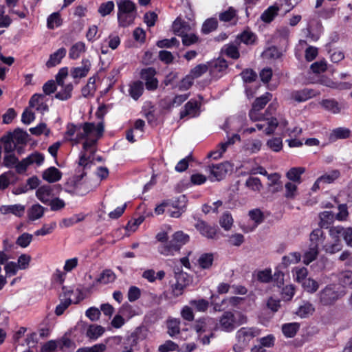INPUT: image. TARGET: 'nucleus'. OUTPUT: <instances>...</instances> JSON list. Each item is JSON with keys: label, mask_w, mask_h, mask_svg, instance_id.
Returning a JSON list of instances; mask_svg holds the SVG:
<instances>
[{"label": "nucleus", "mask_w": 352, "mask_h": 352, "mask_svg": "<svg viewBox=\"0 0 352 352\" xmlns=\"http://www.w3.org/2000/svg\"><path fill=\"white\" fill-rule=\"evenodd\" d=\"M44 159L45 157L43 154L34 152L20 161L16 167V173L19 174L25 173L28 167L32 164L39 166L43 163Z\"/></svg>", "instance_id": "obj_7"}, {"label": "nucleus", "mask_w": 352, "mask_h": 352, "mask_svg": "<svg viewBox=\"0 0 352 352\" xmlns=\"http://www.w3.org/2000/svg\"><path fill=\"white\" fill-rule=\"evenodd\" d=\"M300 329V324L298 322L286 323L282 325V332L287 338H293Z\"/></svg>", "instance_id": "obj_29"}, {"label": "nucleus", "mask_w": 352, "mask_h": 352, "mask_svg": "<svg viewBox=\"0 0 352 352\" xmlns=\"http://www.w3.org/2000/svg\"><path fill=\"white\" fill-rule=\"evenodd\" d=\"M104 131V126L102 122L97 124L91 122H86L83 125L76 126L74 124H68L65 135L68 137H73L76 134L75 139L76 143H78L81 140L85 139L83 143V148L85 151L91 150L94 152L92 146L96 144L98 139L102 136Z\"/></svg>", "instance_id": "obj_1"}, {"label": "nucleus", "mask_w": 352, "mask_h": 352, "mask_svg": "<svg viewBox=\"0 0 352 352\" xmlns=\"http://www.w3.org/2000/svg\"><path fill=\"white\" fill-rule=\"evenodd\" d=\"M288 122L284 118H281L278 121L276 118H272L271 119H266L263 120V123L256 124V127L258 130H262L266 135H269L274 132L278 125L285 128Z\"/></svg>", "instance_id": "obj_9"}, {"label": "nucleus", "mask_w": 352, "mask_h": 352, "mask_svg": "<svg viewBox=\"0 0 352 352\" xmlns=\"http://www.w3.org/2000/svg\"><path fill=\"white\" fill-rule=\"evenodd\" d=\"M25 210V206L22 204L3 205L0 207V212L2 214H12L16 217H22Z\"/></svg>", "instance_id": "obj_19"}, {"label": "nucleus", "mask_w": 352, "mask_h": 352, "mask_svg": "<svg viewBox=\"0 0 352 352\" xmlns=\"http://www.w3.org/2000/svg\"><path fill=\"white\" fill-rule=\"evenodd\" d=\"M344 231L345 228L340 226L330 228L329 232L333 243L325 244L324 249L326 252L335 254L341 250L342 245L340 238L343 237Z\"/></svg>", "instance_id": "obj_4"}, {"label": "nucleus", "mask_w": 352, "mask_h": 352, "mask_svg": "<svg viewBox=\"0 0 352 352\" xmlns=\"http://www.w3.org/2000/svg\"><path fill=\"white\" fill-rule=\"evenodd\" d=\"M271 98L272 95L270 93H266L262 96L257 98L253 103L252 107L256 108L258 111H261L270 100Z\"/></svg>", "instance_id": "obj_58"}, {"label": "nucleus", "mask_w": 352, "mask_h": 352, "mask_svg": "<svg viewBox=\"0 0 352 352\" xmlns=\"http://www.w3.org/2000/svg\"><path fill=\"white\" fill-rule=\"evenodd\" d=\"M104 332V329L97 324L90 325L87 331V336L90 339L96 340Z\"/></svg>", "instance_id": "obj_44"}, {"label": "nucleus", "mask_w": 352, "mask_h": 352, "mask_svg": "<svg viewBox=\"0 0 352 352\" xmlns=\"http://www.w3.org/2000/svg\"><path fill=\"white\" fill-rule=\"evenodd\" d=\"M219 18L221 21L230 22L234 20L236 23L237 21L236 10L234 8L230 7L227 10L221 12Z\"/></svg>", "instance_id": "obj_40"}, {"label": "nucleus", "mask_w": 352, "mask_h": 352, "mask_svg": "<svg viewBox=\"0 0 352 352\" xmlns=\"http://www.w3.org/2000/svg\"><path fill=\"white\" fill-rule=\"evenodd\" d=\"M179 250V245H175L172 241L158 247V252L165 256L173 255L175 252Z\"/></svg>", "instance_id": "obj_28"}, {"label": "nucleus", "mask_w": 352, "mask_h": 352, "mask_svg": "<svg viewBox=\"0 0 352 352\" xmlns=\"http://www.w3.org/2000/svg\"><path fill=\"white\" fill-rule=\"evenodd\" d=\"M208 71L212 78H219L220 74L226 69L228 65L224 59L218 58L211 62H208Z\"/></svg>", "instance_id": "obj_12"}, {"label": "nucleus", "mask_w": 352, "mask_h": 352, "mask_svg": "<svg viewBox=\"0 0 352 352\" xmlns=\"http://www.w3.org/2000/svg\"><path fill=\"white\" fill-rule=\"evenodd\" d=\"M178 201L181 203L179 209L174 208L173 210L168 209L169 216L173 218H178L185 211L186 206V197L184 195H181L178 197Z\"/></svg>", "instance_id": "obj_35"}, {"label": "nucleus", "mask_w": 352, "mask_h": 352, "mask_svg": "<svg viewBox=\"0 0 352 352\" xmlns=\"http://www.w3.org/2000/svg\"><path fill=\"white\" fill-rule=\"evenodd\" d=\"M320 104L327 111L333 113H338L340 111V107L338 102L333 99L322 100Z\"/></svg>", "instance_id": "obj_36"}, {"label": "nucleus", "mask_w": 352, "mask_h": 352, "mask_svg": "<svg viewBox=\"0 0 352 352\" xmlns=\"http://www.w3.org/2000/svg\"><path fill=\"white\" fill-rule=\"evenodd\" d=\"M256 35L250 31L245 30L236 37L237 43H243L245 45H252L256 41Z\"/></svg>", "instance_id": "obj_31"}, {"label": "nucleus", "mask_w": 352, "mask_h": 352, "mask_svg": "<svg viewBox=\"0 0 352 352\" xmlns=\"http://www.w3.org/2000/svg\"><path fill=\"white\" fill-rule=\"evenodd\" d=\"M260 334V331L256 328L242 327L236 333V339L237 343L234 346V349L238 348L239 350L245 347L249 342L254 337Z\"/></svg>", "instance_id": "obj_5"}, {"label": "nucleus", "mask_w": 352, "mask_h": 352, "mask_svg": "<svg viewBox=\"0 0 352 352\" xmlns=\"http://www.w3.org/2000/svg\"><path fill=\"white\" fill-rule=\"evenodd\" d=\"M175 245H179V250L181 247L188 242L189 236L182 231H177L173 235L171 240Z\"/></svg>", "instance_id": "obj_51"}, {"label": "nucleus", "mask_w": 352, "mask_h": 352, "mask_svg": "<svg viewBox=\"0 0 352 352\" xmlns=\"http://www.w3.org/2000/svg\"><path fill=\"white\" fill-rule=\"evenodd\" d=\"M72 294V291H67L65 292L64 298L60 300V304H58L56 307L55 313L57 316L63 314L64 311L72 304L73 302L71 298Z\"/></svg>", "instance_id": "obj_25"}, {"label": "nucleus", "mask_w": 352, "mask_h": 352, "mask_svg": "<svg viewBox=\"0 0 352 352\" xmlns=\"http://www.w3.org/2000/svg\"><path fill=\"white\" fill-rule=\"evenodd\" d=\"M116 278L115 273L111 270H104L99 277L96 279V283L101 284H108L113 282Z\"/></svg>", "instance_id": "obj_39"}, {"label": "nucleus", "mask_w": 352, "mask_h": 352, "mask_svg": "<svg viewBox=\"0 0 352 352\" xmlns=\"http://www.w3.org/2000/svg\"><path fill=\"white\" fill-rule=\"evenodd\" d=\"M314 311L315 308L311 303L305 302L298 307L296 314L300 318H307L312 315Z\"/></svg>", "instance_id": "obj_33"}, {"label": "nucleus", "mask_w": 352, "mask_h": 352, "mask_svg": "<svg viewBox=\"0 0 352 352\" xmlns=\"http://www.w3.org/2000/svg\"><path fill=\"white\" fill-rule=\"evenodd\" d=\"M200 234L208 239H215L217 234V228L211 226L204 221L199 220L195 225Z\"/></svg>", "instance_id": "obj_13"}, {"label": "nucleus", "mask_w": 352, "mask_h": 352, "mask_svg": "<svg viewBox=\"0 0 352 352\" xmlns=\"http://www.w3.org/2000/svg\"><path fill=\"white\" fill-rule=\"evenodd\" d=\"M280 8L276 6H270L261 16V19L265 23H270L277 15Z\"/></svg>", "instance_id": "obj_37"}, {"label": "nucleus", "mask_w": 352, "mask_h": 352, "mask_svg": "<svg viewBox=\"0 0 352 352\" xmlns=\"http://www.w3.org/2000/svg\"><path fill=\"white\" fill-rule=\"evenodd\" d=\"M43 179L49 183H54L61 179L62 173L56 167L52 166L43 171Z\"/></svg>", "instance_id": "obj_22"}, {"label": "nucleus", "mask_w": 352, "mask_h": 352, "mask_svg": "<svg viewBox=\"0 0 352 352\" xmlns=\"http://www.w3.org/2000/svg\"><path fill=\"white\" fill-rule=\"evenodd\" d=\"M36 195L42 203L47 204L53 197L52 189L50 186H42L36 190Z\"/></svg>", "instance_id": "obj_23"}, {"label": "nucleus", "mask_w": 352, "mask_h": 352, "mask_svg": "<svg viewBox=\"0 0 352 352\" xmlns=\"http://www.w3.org/2000/svg\"><path fill=\"white\" fill-rule=\"evenodd\" d=\"M318 254V248L316 245L314 247L310 245L309 250L304 254L303 263L309 265L316 258Z\"/></svg>", "instance_id": "obj_54"}, {"label": "nucleus", "mask_w": 352, "mask_h": 352, "mask_svg": "<svg viewBox=\"0 0 352 352\" xmlns=\"http://www.w3.org/2000/svg\"><path fill=\"white\" fill-rule=\"evenodd\" d=\"M233 221L232 215L228 212H226L220 217L219 224L225 230H230L233 225Z\"/></svg>", "instance_id": "obj_56"}, {"label": "nucleus", "mask_w": 352, "mask_h": 352, "mask_svg": "<svg viewBox=\"0 0 352 352\" xmlns=\"http://www.w3.org/2000/svg\"><path fill=\"white\" fill-rule=\"evenodd\" d=\"M340 172L338 170H333L331 172L326 173L317 179L315 182V186H318L321 182L330 184L334 182L340 177Z\"/></svg>", "instance_id": "obj_34"}, {"label": "nucleus", "mask_w": 352, "mask_h": 352, "mask_svg": "<svg viewBox=\"0 0 352 352\" xmlns=\"http://www.w3.org/2000/svg\"><path fill=\"white\" fill-rule=\"evenodd\" d=\"M350 129L344 127H338L333 129L330 135V139L335 140L337 139H345L350 136Z\"/></svg>", "instance_id": "obj_41"}, {"label": "nucleus", "mask_w": 352, "mask_h": 352, "mask_svg": "<svg viewBox=\"0 0 352 352\" xmlns=\"http://www.w3.org/2000/svg\"><path fill=\"white\" fill-rule=\"evenodd\" d=\"M246 317L241 315L239 321L235 318L234 314L230 311H225L219 318V322L217 324V328L225 332H231L240 324L245 323Z\"/></svg>", "instance_id": "obj_3"}, {"label": "nucleus", "mask_w": 352, "mask_h": 352, "mask_svg": "<svg viewBox=\"0 0 352 352\" xmlns=\"http://www.w3.org/2000/svg\"><path fill=\"white\" fill-rule=\"evenodd\" d=\"M213 260V254L204 253L199 256L198 259V263L202 269H208L212 266Z\"/></svg>", "instance_id": "obj_45"}, {"label": "nucleus", "mask_w": 352, "mask_h": 352, "mask_svg": "<svg viewBox=\"0 0 352 352\" xmlns=\"http://www.w3.org/2000/svg\"><path fill=\"white\" fill-rule=\"evenodd\" d=\"M267 146L274 152H279L283 148V140L281 138H272L267 140Z\"/></svg>", "instance_id": "obj_60"}, {"label": "nucleus", "mask_w": 352, "mask_h": 352, "mask_svg": "<svg viewBox=\"0 0 352 352\" xmlns=\"http://www.w3.org/2000/svg\"><path fill=\"white\" fill-rule=\"evenodd\" d=\"M66 52L65 48H59L50 55L49 60L46 63V66L47 67H52L59 64L63 58L66 55Z\"/></svg>", "instance_id": "obj_26"}, {"label": "nucleus", "mask_w": 352, "mask_h": 352, "mask_svg": "<svg viewBox=\"0 0 352 352\" xmlns=\"http://www.w3.org/2000/svg\"><path fill=\"white\" fill-rule=\"evenodd\" d=\"M189 304L199 312H205L209 307L208 301L205 299L192 300Z\"/></svg>", "instance_id": "obj_61"}, {"label": "nucleus", "mask_w": 352, "mask_h": 352, "mask_svg": "<svg viewBox=\"0 0 352 352\" xmlns=\"http://www.w3.org/2000/svg\"><path fill=\"white\" fill-rule=\"evenodd\" d=\"M245 185L250 190L256 192H261L263 188V185L261 182V180L258 177H249L246 180Z\"/></svg>", "instance_id": "obj_47"}, {"label": "nucleus", "mask_w": 352, "mask_h": 352, "mask_svg": "<svg viewBox=\"0 0 352 352\" xmlns=\"http://www.w3.org/2000/svg\"><path fill=\"white\" fill-rule=\"evenodd\" d=\"M156 70L153 67L144 68L140 72V78L145 81L146 89L155 90L158 87V80L155 78Z\"/></svg>", "instance_id": "obj_10"}, {"label": "nucleus", "mask_w": 352, "mask_h": 352, "mask_svg": "<svg viewBox=\"0 0 352 352\" xmlns=\"http://www.w3.org/2000/svg\"><path fill=\"white\" fill-rule=\"evenodd\" d=\"M62 24V19L59 12H53L47 19V26L50 30H54Z\"/></svg>", "instance_id": "obj_42"}, {"label": "nucleus", "mask_w": 352, "mask_h": 352, "mask_svg": "<svg viewBox=\"0 0 352 352\" xmlns=\"http://www.w3.org/2000/svg\"><path fill=\"white\" fill-rule=\"evenodd\" d=\"M82 179V176L80 177H76L70 182H68L65 186V191L78 195L87 194L90 190V188L85 182L81 181Z\"/></svg>", "instance_id": "obj_8"}, {"label": "nucleus", "mask_w": 352, "mask_h": 352, "mask_svg": "<svg viewBox=\"0 0 352 352\" xmlns=\"http://www.w3.org/2000/svg\"><path fill=\"white\" fill-rule=\"evenodd\" d=\"M281 52L274 46L268 47L263 53L262 56L265 59H276L281 56Z\"/></svg>", "instance_id": "obj_62"}, {"label": "nucleus", "mask_w": 352, "mask_h": 352, "mask_svg": "<svg viewBox=\"0 0 352 352\" xmlns=\"http://www.w3.org/2000/svg\"><path fill=\"white\" fill-rule=\"evenodd\" d=\"M91 67V61L87 58H83L81 61L80 66L71 69L70 74L74 79L85 78L90 71Z\"/></svg>", "instance_id": "obj_11"}, {"label": "nucleus", "mask_w": 352, "mask_h": 352, "mask_svg": "<svg viewBox=\"0 0 352 352\" xmlns=\"http://www.w3.org/2000/svg\"><path fill=\"white\" fill-rule=\"evenodd\" d=\"M129 94L134 99L138 100L143 94L144 85L141 81H135L130 85Z\"/></svg>", "instance_id": "obj_32"}, {"label": "nucleus", "mask_w": 352, "mask_h": 352, "mask_svg": "<svg viewBox=\"0 0 352 352\" xmlns=\"http://www.w3.org/2000/svg\"><path fill=\"white\" fill-rule=\"evenodd\" d=\"M87 51V46L82 41H78L73 44L69 50V58L76 60Z\"/></svg>", "instance_id": "obj_20"}, {"label": "nucleus", "mask_w": 352, "mask_h": 352, "mask_svg": "<svg viewBox=\"0 0 352 352\" xmlns=\"http://www.w3.org/2000/svg\"><path fill=\"white\" fill-rule=\"evenodd\" d=\"M227 164H218L216 165H212L209 167V171L210 175L209 176V179L211 181H220L221 180L227 173Z\"/></svg>", "instance_id": "obj_16"}, {"label": "nucleus", "mask_w": 352, "mask_h": 352, "mask_svg": "<svg viewBox=\"0 0 352 352\" xmlns=\"http://www.w3.org/2000/svg\"><path fill=\"white\" fill-rule=\"evenodd\" d=\"M214 323V319L210 317L199 319L194 325V329L197 334L210 331V327Z\"/></svg>", "instance_id": "obj_21"}, {"label": "nucleus", "mask_w": 352, "mask_h": 352, "mask_svg": "<svg viewBox=\"0 0 352 352\" xmlns=\"http://www.w3.org/2000/svg\"><path fill=\"white\" fill-rule=\"evenodd\" d=\"M320 226L328 228L334 221V214L331 211H324L320 214Z\"/></svg>", "instance_id": "obj_38"}, {"label": "nucleus", "mask_w": 352, "mask_h": 352, "mask_svg": "<svg viewBox=\"0 0 352 352\" xmlns=\"http://www.w3.org/2000/svg\"><path fill=\"white\" fill-rule=\"evenodd\" d=\"M208 71L207 63L199 64L190 69L189 74L195 80L201 77L204 74Z\"/></svg>", "instance_id": "obj_52"}, {"label": "nucleus", "mask_w": 352, "mask_h": 352, "mask_svg": "<svg viewBox=\"0 0 352 352\" xmlns=\"http://www.w3.org/2000/svg\"><path fill=\"white\" fill-rule=\"evenodd\" d=\"M200 104L195 100H189L184 106V109L180 113V118L185 116L194 118L199 114Z\"/></svg>", "instance_id": "obj_15"}, {"label": "nucleus", "mask_w": 352, "mask_h": 352, "mask_svg": "<svg viewBox=\"0 0 352 352\" xmlns=\"http://www.w3.org/2000/svg\"><path fill=\"white\" fill-rule=\"evenodd\" d=\"M256 280L262 283H268L272 281V274L271 269H265L256 272Z\"/></svg>", "instance_id": "obj_49"}, {"label": "nucleus", "mask_w": 352, "mask_h": 352, "mask_svg": "<svg viewBox=\"0 0 352 352\" xmlns=\"http://www.w3.org/2000/svg\"><path fill=\"white\" fill-rule=\"evenodd\" d=\"M318 94L319 92L314 89H304L302 90L294 92L292 95V97L296 101L305 102Z\"/></svg>", "instance_id": "obj_24"}, {"label": "nucleus", "mask_w": 352, "mask_h": 352, "mask_svg": "<svg viewBox=\"0 0 352 352\" xmlns=\"http://www.w3.org/2000/svg\"><path fill=\"white\" fill-rule=\"evenodd\" d=\"M180 321L177 319H170L167 322L168 333L173 337L178 334L180 331Z\"/></svg>", "instance_id": "obj_57"}, {"label": "nucleus", "mask_w": 352, "mask_h": 352, "mask_svg": "<svg viewBox=\"0 0 352 352\" xmlns=\"http://www.w3.org/2000/svg\"><path fill=\"white\" fill-rule=\"evenodd\" d=\"M172 28L175 34L182 36L190 32L192 29V25L180 18H177L173 23Z\"/></svg>", "instance_id": "obj_18"}, {"label": "nucleus", "mask_w": 352, "mask_h": 352, "mask_svg": "<svg viewBox=\"0 0 352 352\" xmlns=\"http://www.w3.org/2000/svg\"><path fill=\"white\" fill-rule=\"evenodd\" d=\"M319 302L324 306L334 304L341 296L342 294L336 290V286L329 285L318 293Z\"/></svg>", "instance_id": "obj_6"}, {"label": "nucleus", "mask_w": 352, "mask_h": 352, "mask_svg": "<svg viewBox=\"0 0 352 352\" xmlns=\"http://www.w3.org/2000/svg\"><path fill=\"white\" fill-rule=\"evenodd\" d=\"M305 172L304 167H294L290 168L286 176L288 179L297 184L301 183V175Z\"/></svg>", "instance_id": "obj_27"}, {"label": "nucleus", "mask_w": 352, "mask_h": 352, "mask_svg": "<svg viewBox=\"0 0 352 352\" xmlns=\"http://www.w3.org/2000/svg\"><path fill=\"white\" fill-rule=\"evenodd\" d=\"M301 255L299 252H291L289 254L284 256L282 258L283 265L287 267L291 264H296L300 261Z\"/></svg>", "instance_id": "obj_48"}, {"label": "nucleus", "mask_w": 352, "mask_h": 352, "mask_svg": "<svg viewBox=\"0 0 352 352\" xmlns=\"http://www.w3.org/2000/svg\"><path fill=\"white\" fill-rule=\"evenodd\" d=\"M118 20L119 25L127 27L133 23L136 16V6L130 0H121L117 1Z\"/></svg>", "instance_id": "obj_2"}, {"label": "nucleus", "mask_w": 352, "mask_h": 352, "mask_svg": "<svg viewBox=\"0 0 352 352\" xmlns=\"http://www.w3.org/2000/svg\"><path fill=\"white\" fill-rule=\"evenodd\" d=\"M62 90L58 91L56 95L55 98L60 100H67L72 97V92L73 90V85L72 83L64 85L61 86Z\"/></svg>", "instance_id": "obj_43"}, {"label": "nucleus", "mask_w": 352, "mask_h": 352, "mask_svg": "<svg viewBox=\"0 0 352 352\" xmlns=\"http://www.w3.org/2000/svg\"><path fill=\"white\" fill-rule=\"evenodd\" d=\"M218 22L215 18H210L206 19L202 25L201 32L204 34H208L217 28Z\"/></svg>", "instance_id": "obj_55"}, {"label": "nucleus", "mask_w": 352, "mask_h": 352, "mask_svg": "<svg viewBox=\"0 0 352 352\" xmlns=\"http://www.w3.org/2000/svg\"><path fill=\"white\" fill-rule=\"evenodd\" d=\"M309 239L311 241L310 245L313 247L316 245L318 248L319 243L324 240V232L320 228L315 229L311 232Z\"/></svg>", "instance_id": "obj_46"}, {"label": "nucleus", "mask_w": 352, "mask_h": 352, "mask_svg": "<svg viewBox=\"0 0 352 352\" xmlns=\"http://www.w3.org/2000/svg\"><path fill=\"white\" fill-rule=\"evenodd\" d=\"M19 162L18 158L13 153L6 154L3 157V165L7 168L14 167L16 170V167Z\"/></svg>", "instance_id": "obj_59"}, {"label": "nucleus", "mask_w": 352, "mask_h": 352, "mask_svg": "<svg viewBox=\"0 0 352 352\" xmlns=\"http://www.w3.org/2000/svg\"><path fill=\"white\" fill-rule=\"evenodd\" d=\"M302 285L307 292L311 294L316 292L319 287L318 283L311 278H308L305 281H303Z\"/></svg>", "instance_id": "obj_63"}, {"label": "nucleus", "mask_w": 352, "mask_h": 352, "mask_svg": "<svg viewBox=\"0 0 352 352\" xmlns=\"http://www.w3.org/2000/svg\"><path fill=\"white\" fill-rule=\"evenodd\" d=\"M45 210V208L40 204H34L28 211V217L32 221L38 219L43 217Z\"/></svg>", "instance_id": "obj_30"}, {"label": "nucleus", "mask_w": 352, "mask_h": 352, "mask_svg": "<svg viewBox=\"0 0 352 352\" xmlns=\"http://www.w3.org/2000/svg\"><path fill=\"white\" fill-rule=\"evenodd\" d=\"M118 313L127 319L136 315L133 307L128 302H124L119 309Z\"/></svg>", "instance_id": "obj_53"}, {"label": "nucleus", "mask_w": 352, "mask_h": 352, "mask_svg": "<svg viewBox=\"0 0 352 352\" xmlns=\"http://www.w3.org/2000/svg\"><path fill=\"white\" fill-rule=\"evenodd\" d=\"M240 136L237 134L233 135L226 142L219 144V146L214 151H212L208 155L209 157H212L214 160L220 158L222 154L226 151L228 146L234 144L236 140H239Z\"/></svg>", "instance_id": "obj_14"}, {"label": "nucleus", "mask_w": 352, "mask_h": 352, "mask_svg": "<svg viewBox=\"0 0 352 352\" xmlns=\"http://www.w3.org/2000/svg\"><path fill=\"white\" fill-rule=\"evenodd\" d=\"M340 282L344 287L352 289V272L345 271L340 274Z\"/></svg>", "instance_id": "obj_64"}, {"label": "nucleus", "mask_w": 352, "mask_h": 352, "mask_svg": "<svg viewBox=\"0 0 352 352\" xmlns=\"http://www.w3.org/2000/svg\"><path fill=\"white\" fill-rule=\"evenodd\" d=\"M186 276V274H181L177 277V283L172 285V294L174 297H178L181 296L183 292L184 289L186 287V285L182 283L179 282V280L182 278H184V276Z\"/></svg>", "instance_id": "obj_50"}, {"label": "nucleus", "mask_w": 352, "mask_h": 352, "mask_svg": "<svg viewBox=\"0 0 352 352\" xmlns=\"http://www.w3.org/2000/svg\"><path fill=\"white\" fill-rule=\"evenodd\" d=\"M250 218L254 221V224L251 226H243L242 230L245 232L253 231L264 219L263 214L259 209H254L249 212Z\"/></svg>", "instance_id": "obj_17"}]
</instances>
